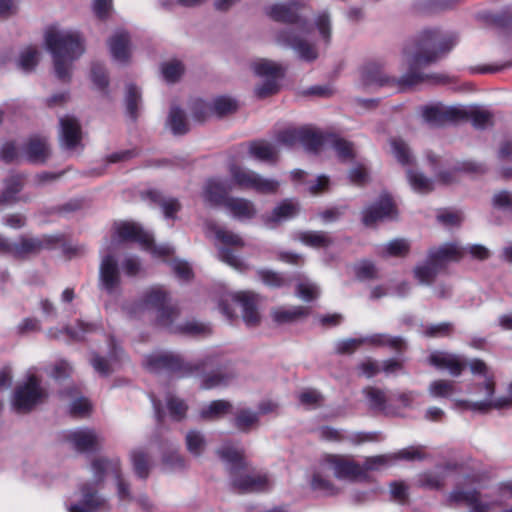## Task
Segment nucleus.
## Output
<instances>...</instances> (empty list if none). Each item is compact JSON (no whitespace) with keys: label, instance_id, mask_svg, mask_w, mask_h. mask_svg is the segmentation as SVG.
Listing matches in <instances>:
<instances>
[{"label":"nucleus","instance_id":"obj_55","mask_svg":"<svg viewBox=\"0 0 512 512\" xmlns=\"http://www.w3.org/2000/svg\"><path fill=\"white\" fill-rule=\"evenodd\" d=\"M393 457L394 456H391V453L367 457L363 465H361L363 469V479L366 478L368 471H379L394 464Z\"/></svg>","mask_w":512,"mask_h":512},{"label":"nucleus","instance_id":"obj_5","mask_svg":"<svg viewBox=\"0 0 512 512\" xmlns=\"http://www.w3.org/2000/svg\"><path fill=\"white\" fill-rule=\"evenodd\" d=\"M217 453L230 472L232 485L238 490L253 492L263 490L267 486V477L247 466L242 450L224 444Z\"/></svg>","mask_w":512,"mask_h":512},{"label":"nucleus","instance_id":"obj_24","mask_svg":"<svg viewBox=\"0 0 512 512\" xmlns=\"http://www.w3.org/2000/svg\"><path fill=\"white\" fill-rule=\"evenodd\" d=\"M299 204L291 199L280 202L273 210L264 215L262 220L267 228L273 229L285 221L294 218L299 213Z\"/></svg>","mask_w":512,"mask_h":512},{"label":"nucleus","instance_id":"obj_54","mask_svg":"<svg viewBox=\"0 0 512 512\" xmlns=\"http://www.w3.org/2000/svg\"><path fill=\"white\" fill-rule=\"evenodd\" d=\"M369 407L376 411L388 413L387 398L385 393L377 388L368 387L364 390Z\"/></svg>","mask_w":512,"mask_h":512},{"label":"nucleus","instance_id":"obj_44","mask_svg":"<svg viewBox=\"0 0 512 512\" xmlns=\"http://www.w3.org/2000/svg\"><path fill=\"white\" fill-rule=\"evenodd\" d=\"M148 194L153 201L158 203L166 218H175L176 213L181 208V205L177 199L172 197H164L157 191H150Z\"/></svg>","mask_w":512,"mask_h":512},{"label":"nucleus","instance_id":"obj_3","mask_svg":"<svg viewBox=\"0 0 512 512\" xmlns=\"http://www.w3.org/2000/svg\"><path fill=\"white\" fill-rule=\"evenodd\" d=\"M124 311L130 317H140L146 312L156 314L161 325L167 327L171 332H183L194 336L206 335L210 328L195 320L175 324L178 312L168 305L166 293L158 287L149 289L143 297L133 304L124 307Z\"/></svg>","mask_w":512,"mask_h":512},{"label":"nucleus","instance_id":"obj_23","mask_svg":"<svg viewBox=\"0 0 512 512\" xmlns=\"http://www.w3.org/2000/svg\"><path fill=\"white\" fill-rule=\"evenodd\" d=\"M105 508L106 501L97 494L92 485L85 484L80 488L79 501L70 505L69 512H98Z\"/></svg>","mask_w":512,"mask_h":512},{"label":"nucleus","instance_id":"obj_39","mask_svg":"<svg viewBox=\"0 0 512 512\" xmlns=\"http://www.w3.org/2000/svg\"><path fill=\"white\" fill-rule=\"evenodd\" d=\"M307 314L308 308L303 306L278 307L271 313L273 320L278 324L294 322Z\"/></svg>","mask_w":512,"mask_h":512},{"label":"nucleus","instance_id":"obj_45","mask_svg":"<svg viewBox=\"0 0 512 512\" xmlns=\"http://www.w3.org/2000/svg\"><path fill=\"white\" fill-rule=\"evenodd\" d=\"M130 458L135 474L139 478H147L150 472V460L148 454L143 449L138 448L131 452Z\"/></svg>","mask_w":512,"mask_h":512},{"label":"nucleus","instance_id":"obj_25","mask_svg":"<svg viewBox=\"0 0 512 512\" xmlns=\"http://www.w3.org/2000/svg\"><path fill=\"white\" fill-rule=\"evenodd\" d=\"M108 47L113 60L119 64H127L132 55V45L129 34L116 31L108 40Z\"/></svg>","mask_w":512,"mask_h":512},{"label":"nucleus","instance_id":"obj_21","mask_svg":"<svg viewBox=\"0 0 512 512\" xmlns=\"http://www.w3.org/2000/svg\"><path fill=\"white\" fill-rule=\"evenodd\" d=\"M396 214L391 198L388 195H382L377 202L363 211V223L371 226L384 219H393Z\"/></svg>","mask_w":512,"mask_h":512},{"label":"nucleus","instance_id":"obj_20","mask_svg":"<svg viewBox=\"0 0 512 512\" xmlns=\"http://www.w3.org/2000/svg\"><path fill=\"white\" fill-rule=\"evenodd\" d=\"M428 362L439 370L448 371L453 377L460 376L467 365L463 356L446 351H433Z\"/></svg>","mask_w":512,"mask_h":512},{"label":"nucleus","instance_id":"obj_4","mask_svg":"<svg viewBox=\"0 0 512 512\" xmlns=\"http://www.w3.org/2000/svg\"><path fill=\"white\" fill-rule=\"evenodd\" d=\"M331 37V20L326 12L318 14L311 26H299L297 31L285 29L277 33L276 42L290 47L297 56L307 62L316 60L319 56L317 43L328 44Z\"/></svg>","mask_w":512,"mask_h":512},{"label":"nucleus","instance_id":"obj_40","mask_svg":"<svg viewBox=\"0 0 512 512\" xmlns=\"http://www.w3.org/2000/svg\"><path fill=\"white\" fill-rule=\"evenodd\" d=\"M440 270L441 268L436 263L429 261L427 258L426 262L413 268V276L419 284L429 286L434 282Z\"/></svg>","mask_w":512,"mask_h":512},{"label":"nucleus","instance_id":"obj_35","mask_svg":"<svg viewBox=\"0 0 512 512\" xmlns=\"http://www.w3.org/2000/svg\"><path fill=\"white\" fill-rule=\"evenodd\" d=\"M410 251V242L404 238H396L385 244L379 245L377 254L382 258H401L408 255Z\"/></svg>","mask_w":512,"mask_h":512},{"label":"nucleus","instance_id":"obj_49","mask_svg":"<svg viewBox=\"0 0 512 512\" xmlns=\"http://www.w3.org/2000/svg\"><path fill=\"white\" fill-rule=\"evenodd\" d=\"M39 57L40 52L36 47L27 46L21 50L17 64L24 72H31L37 66Z\"/></svg>","mask_w":512,"mask_h":512},{"label":"nucleus","instance_id":"obj_53","mask_svg":"<svg viewBox=\"0 0 512 512\" xmlns=\"http://www.w3.org/2000/svg\"><path fill=\"white\" fill-rule=\"evenodd\" d=\"M295 294L301 300L310 302L318 298L320 295V288L315 282L304 278L300 279L297 283Z\"/></svg>","mask_w":512,"mask_h":512},{"label":"nucleus","instance_id":"obj_64","mask_svg":"<svg viewBox=\"0 0 512 512\" xmlns=\"http://www.w3.org/2000/svg\"><path fill=\"white\" fill-rule=\"evenodd\" d=\"M492 206L496 209L507 210L512 213V194L509 191H497L492 196Z\"/></svg>","mask_w":512,"mask_h":512},{"label":"nucleus","instance_id":"obj_9","mask_svg":"<svg viewBox=\"0 0 512 512\" xmlns=\"http://www.w3.org/2000/svg\"><path fill=\"white\" fill-rule=\"evenodd\" d=\"M214 363L213 357L208 355L194 365L184 364L178 355L165 351L153 352L144 359V366L151 372L178 371L181 376L190 375L193 371L212 366Z\"/></svg>","mask_w":512,"mask_h":512},{"label":"nucleus","instance_id":"obj_17","mask_svg":"<svg viewBox=\"0 0 512 512\" xmlns=\"http://www.w3.org/2000/svg\"><path fill=\"white\" fill-rule=\"evenodd\" d=\"M92 470L95 477L101 481L104 476L111 475L117 485V493L120 500L130 498L128 484L122 478L119 459H96L92 463Z\"/></svg>","mask_w":512,"mask_h":512},{"label":"nucleus","instance_id":"obj_6","mask_svg":"<svg viewBox=\"0 0 512 512\" xmlns=\"http://www.w3.org/2000/svg\"><path fill=\"white\" fill-rule=\"evenodd\" d=\"M123 242H137L145 249H151L155 255H169L172 252L169 246H153L152 235L133 222L116 223L112 239L105 243L102 252H113Z\"/></svg>","mask_w":512,"mask_h":512},{"label":"nucleus","instance_id":"obj_43","mask_svg":"<svg viewBox=\"0 0 512 512\" xmlns=\"http://www.w3.org/2000/svg\"><path fill=\"white\" fill-rule=\"evenodd\" d=\"M325 144H327V149H333L342 161H348L354 157L352 144L342 138L327 136Z\"/></svg>","mask_w":512,"mask_h":512},{"label":"nucleus","instance_id":"obj_1","mask_svg":"<svg viewBox=\"0 0 512 512\" xmlns=\"http://www.w3.org/2000/svg\"><path fill=\"white\" fill-rule=\"evenodd\" d=\"M456 32L439 28L424 29L403 50V64L407 74L402 82L414 85L423 79L420 68L433 63L450 52L458 43Z\"/></svg>","mask_w":512,"mask_h":512},{"label":"nucleus","instance_id":"obj_61","mask_svg":"<svg viewBox=\"0 0 512 512\" xmlns=\"http://www.w3.org/2000/svg\"><path fill=\"white\" fill-rule=\"evenodd\" d=\"M303 129H287L278 134L275 144L278 145L279 152L282 147H292L297 142L301 143Z\"/></svg>","mask_w":512,"mask_h":512},{"label":"nucleus","instance_id":"obj_50","mask_svg":"<svg viewBox=\"0 0 512 512\" xmlns=\"http://www.w3.org/2000/svg\"><path fill=\"white\" fill-rule=\"evenodd\" d=\"M327 137H323L321 134L316 133L310 129H303L301 144L306 150L311 152H319L323 149H327L325 141Z\"/></svg>","mask_w":512,"mask_h":512},{"label":"nucleus","instance_id":"obj_10","mask_svg":"<svg viewBox=\"0 0 512 512\" xmlns=\"http://www.w3.org/2000/svg\"><path fill=\"white\" fill-rule=\"evenodd\" d=\"M502 496L483 494L476 489L456 487L448 496L451 503H464L468 512H495L502 503Z\"/></svg>","mask_w":512,"mask_h":512},{"label":"nucleus","instance_id":"obj_51","mask_svg":"<svg viewBox=\"0 0 512 512\" xmlns=\"http://www.w3.org/2000/svg\"><path fill=\"white\" fill-rule=\"evenodd\" d=\"M368 343L373 346H388L391 349L400 351L405 347V343L401 337H394L388 334H374L364 338Z\"/></svg>","mask_w":512,"mask_h":512},{"label":"nucleus","instance_id":"obj_26","mask_svg":"<svg viewBox=\"0 0 512 512\" xmlns=\"http://www.w3.org/2000/svg\"><path fill=\"white\" fill-rule=\"evenodd\" d=\"M230 189L226 182L210 179L205 183L201 197L208 206H224L226 199L229 198L227 194Z\"/></svg>","mask_w":512,"mask_h":512},{"label":"nucleus","instance_id":"obj_14","mask_svg":"<svg viewBox=\"0 0 512 512\" xmlns=\"http://www.w3.org/2000/svg\"><path fill=\"white\" fill-rule=\"evenodd\" d=\"M406 74L407 72L397 79L387 75L377 64L370 63L361 69L359 83L366 90H375L380 87L401 88L404 86H410L409 84L402 82V78Z\"/></svg>","mask_w":512,"mask_h":512},{"label":"nucleus","instance_id":"obj_8","mask_svg":"<svg viewBox=\"0 0 512 512\" xmlns=\"http://www.w3.org/2000/svg\"><path fill=\"white\" fill-rule=\"evenodd\" d=\"M250 67L259 78L254 86V93L258 98H267L280 90V80L284 76V67L280 63L261 58L253 61Z\"/></svg>","mask_w":512,"mask_h":512},{"label":"nucleus","instance_id":"obj_36","mask_svg":"<svg viewBox=\"0 0 512 512\" xmlns=\"http://www.w3.org/2000/svg\"><path fill=\"white\" fill-rule=\"evenodd\" d=\"M268 15L276 21L286 23H297L299 19L295 2L274 4L269 7Z\"/></svg>","mask_w":512,"mask_h":512},{"label":"nucleus","instance_id":"obj_27","mask_svg":"<svg viewBox=\"0 0 512 512\" xmlns=\"http://www.w3.org/2000/svg\"><path fill=\"white\" fill-rule=\"evenodd\" d=\"M67 439L79 451L93 450L102 441V437L96 431L88 428L70 431Z\"/></svg>","mask_w":512,"mask_h":512},{"label":"nucleus","instance_id":"obj_48","mask_svg":"<svg viewBox=\"0 0 512 512\" xmlns=\"http://www.w3.org/2000/svg\"><path fill=\"white\" fill-rule=\"evenodd\" d=\"M162 79L167 83L177 82L184 73L183 64L176 59L163 62L160 66Z\"/></svg>","mask_w":512,"mask_h":512},{"label":"nucleus","instance_id":"obj_56","mask_svg":"<svg viewBox=\"0 0 512 512\" xmlns=\"http://www.w3.org/2000/svg\"><path fill=\"white\" fill-rule=\"evenodd\" d=\"M167 125L174 134L180 135L188 131V123L186 121L185 114L178 107L171 108L167 120Z\"/></svg>","mask_w":512,"mask_h":512},{"label":"nucleus","instance_id":"obj_34","mask_svg":"<svg viewBox=\"0 0 512 512\" xmlns=\"http://www.w3.org/2000/svg\"><path fill=\"white\" fill-rule=\"evenodd\" d=\"M206 233L208 236L214 237L217 241L226 246H244V241L238 234L226 230L216 223L208 222L206 224Z\"/></svg>","mask_w":512,"mask_h":512},{"label":"nucleus","instance_id":"obj_58","mask_svg":"<svg viewBox=\"0 0 512 512\" xmlns=\"http://www.w3.org/2000/svg\"><path fill=\"white\" fill-rule=\"evenodd\" d=\"M212 114L224 116L237 110V102L229 96L216 97L212 102Z\"/></svg>","mask_w":512,"mask_h":512},{"label":"nucleus","instance_id":"obj_16","mask_svg":"<svg viewBox=\"0 0 512 512\" xmlns=\"http://www.w3.org/2000/svg\"><path fill=\"white\" fill-rule=\"evenodd\" d=\"M51 243L52 238L47 236L42 238L22 237L14 244L0 236V252L9 253L17 258H24L39 253L42 249L49 247Z\"/></svg>","mask_w":512,"mask_h":512},{"label":"nucleus","instance_id":"obj_32","mask_svg":"<svg viewBox=\"0 0 512 512\" xmlns=\"http://www.w3.org/2000/svg\"><path fill=\"white\" fill-rule=\"evenodd\" d=\"M329 476H331L329 472H323L321 470V462L319 461L310 481L311 489L323 496L336 495L338 488L329 480Z\"/></svg>","mask_w":512,"mask_h":512},{"label":"nucleus","instance_id":"obj_15","mask_svg":"<svg viewBox=\"0 0 512 512\" xmlns=\"http://www.w3.org/2000/svg\"><path fill=\"white\" fill-rule=\"evenodd\" d=\"M99 265V288L110 296L121 293V276L112 252H105Z\"/></svg>","mask_w":512,"mask_h":512},{"label":"nucleus","instance_id":"obj_22","mask_svg":"<svg viewBox=\"0 0 512 512\" xmlns=\"http://www.w3.org/2000/svg\"><path fill=\"white\" fill-rule=\"evenodd\" d=\"M60 143L67 150H75L81 143L82 132L78 120L70 115L60 118Z\"/></svg>","mask_w":512,"mask_h":512},{"label":"nucleus","instance_id":"obj_31","mask_svg":"<svg viewBox=\"0 0 512 512\" xmlns=\"http://www.w3.org/2000/svg\"><path fill=\"white\" fill-rule=\"evenodd\" d=\"M237 376V373L230 365H225L217 371L206 375L201 380L202 389L209 390L229 385Z\"/></svg>","mask_w":512,"mask_h":512},{"label":"nucleus","instance_id":"obj_37","mask_svg":"<svg viewBox=\"0 0 512 512\" xmlns=\"http://www.w3.org/2000/svg\"><path fill=\"white\" fill-rule=\"evenodd\" d=\"M295 239L312 248H326L333 243L329 234L323 231H300L295 234Z\"/></svg>","mask_w":512,"mask_h":512},{"label":"nucleus","instance_id":"obj_57","mask_svg":"<svg viewBox=\"0 0 512 512\" xmlns=\"http://www.w3.org/2000/svg\"><path fill=\"white\" fill-rule=\"evenodd\" d=\"M391 153L396 160L402 165L410 164L413 155L409 146L400 138H392L390 140Z\"/></svg>","mask_w":512,"mask_h":512},{"label":"nucleus","instance_id":"obj_63","mask_svg":"<svg viewBox=\"0 0 512 512\" xmlns=\"http://www.w3.org/2000/svg\"><path fill=\"white\" fill-rule=\"evenodd\" d=\"M22 148L20 149L14 142H5L0 147V159L5 162H21Z\"/></svg>","mask_w":512,"mask_h":512},{"label":"nucleus","instance_id":"obj_13","mask_svg":"<svg viewBox=\"0 0 512 512\" xmlns=\"http://www.w3.org/2000/svg\"><path fill=\"white\" fill-rule=\"evenodd\" d=\"M321 470L329 472L339 480L359 481L363 480L361 465L350 457L338 454H326L321 460Z\"/></svg>","mask_w":512,"mask_h":512},{"label":"nucleus","instance_id":"obj_59","mask_svg":"<svg viewBox=\"0 0 512 512\" xmlns=\"http://www.w3.org/2000/svg\"><path fill=\"white\" fill-rule=\"evenodd\" d=\"M186 446L188 451L195 455L200 456L206 447V440L204 435L197 430H190L185 437Z\"/></svg>","mask_w":512,"mask_h":512},{"label":"nucleus","instance_id":"obj_62","mask_svg":"<svg viewBox=\"0 0 512 512\" xmlns=\"http://www.w3.org/2000/svg\"><path fill=\"white\" fill-rule=\"evenodd\" d=\"M354 272L360 280H372L378 277V269L370 260H361L354 265Z\"/></svg>","mask_w":512,"mask_h":512},{"label":"nucleus","instance_id":"obj_30","mask_svg":"<svg viewBox=\"0 0 512 512\" xmlns=\"http://www.w3.org/2000/svg\"><path fill=\"white\" fill-rule=\"evenodd\" d=\"M22 155V161L43 163L49 157L50 149L45 139L35 137L22 147Z\"/></svg>","mask_w":512,"mask_h":512},{"label":"nucleus","instance_id":"obj_12","mask_svg":"<svg viewBox=\"0 0 512 512\" xmlns=\"http://www.w3.org/2000/svg\"><path fill=\"white\" fill-rule=\"evenodd\" d=\"M230 174L234 184L260 194H275L280 187L278 180L264 177L248 168L233 165L230 167Z\"/></svg>","mask_w":512,"mask_h":512},{"label":"nucleus","instance_id":"obj_60","mask_svg":"<svg viewBox=\"0 0 512 512\" xmlns=\"http://www.w3.org/2000/svg\"><path fill=\"white\" fill-rule=\"evenodd\" d=\"M165 401L169 415L174 420H181L185 417L188 407L183 400L179 399L171 393H167Z\"/></svg>","mask_w":512,"mask_h":512},{"label":"nucleus","instance_id":"obj_33","mask_svg":"<svg viewBox=\"0 0 512 512\" xmlns=\"http://www.w3.org/2000/svg\"><path fill=\"white\" fill-rule=\"evenodd\" d=\"M249 152L252 157L263 162H275L279 155L278 145L264 140L252 142Z\"/></svg>","mask_w":512,"mask_h":512},{"label":"nucleus","instance_id":"obj_42","mask_svg":"<svg viewBox=\"0 0 512 512\" xmlns=\"http://www.w3.org/2000/svg\"><path fill=\"white\" fill-rule=\"evenodd\" d=\"M232 410V404L226 400H215L203 407L200 416L206 420H215L223 417Z\"/></svg>","mask_w":512,"mask_h":512},{"label":"nucleus","instance_id":"obj_29","mask_svg":"<svg viewBox=\"0 0 512 512\" xmlns=\"http://www.w3.org/2000/svg\"><path fill=\"white\" fill-rule=\"evenodd\" d=\"M224 207L232 217L241 221L252 219L257 214L254 203L246 198L229 197Z\"/></svg>","mask_w":512,"mask_h":512},{"label":"nucleus","instance_id":"obj_52","mask_svg":"<svg viewBox=\"0 0 512 512\" xmlns=\"http://www.w3.org/2000/svg\"><path fill=\"white\" fill-rule=\"evenodd\" d=\"M125 101L128 115L136 119L141 108V90L134 84L127 85Z\"/></svg>","mask_w":512,"mask_h":512},{"label":"nucleus","instance_id":"obj_7","mask_svg":"<svg viewBox=\"0 0 512 512\" xmlns=\"http://www.w3.org/2000/svg\"><path fill=\"white\" fill-rule=\"evenodd\" d=\"M495 392V377L486 378V380L477 382L471 387L470 394L474 396V399H454V407L479 413L500 410L498 404L500 403V396H495Z\"/></svg>","mask_w":512,"mask_h":512},{"label":"nucleus","instance_id":"obj_18","mask_svg":"<svg viewBox=\"0 0 512 512\" xmlns=\"http://www.w3.org/2000/svg\"><path fill=\"white\" fill-rule=\"evenodd\" d=\"M428 260L443 269L448 263L459 262L466 255V249L457 241L445 242L428 250Z\"/></svg>","mask_w":512,"mask_h":512},{"label":"nucleus","instance_id":"obj_38","mask_svg":"<svg viewBox=\"0 0 512 512\" xmlns=\"http://www.w3.org/2000/svg\"><path fill=\"white\" fill-rule=\"evenodd\" d=\"M458 392L456 383L451 380L438 379L432 381L428 386V393L433 398H446L454 403Z\"/></svg>","mask_w":512,"mask_h":512},{"label":"nucleus","instance_id":"obj_11","mask_svg":"<svg viewBox=\"0 0 512 512\" xmlns=\"http://www.w3.org/2000/svg\"><path fill=\"white\" fill-rule=\"evenodd\" d=\"M46 397L47 392L41 387L40 380L35 375H29L17 385L12 397V407L19 413H26L42 403Z\"/></svg>","mask_w":512,"mask_h":512},{"label":"nucleus","instance_id":"obj_19","mask_svg":"<svg viewBox=\"0 0 512 512\" xmlns=\"http://www.w3.org/2000/svg\"><path fill=\"white\" fill-rule=\"evenodd\" d=\"M463 114L464 112L461 108L441 103L425 106L422 110L424 121L432 126H440L447 122L456 121L463 117Z\"/></svg>","mask_w":512,"mask_h":512},{"label":"nucleus","instance_id":"obj_46","mask_svg":"<svg viewBox=\"0 0 512 512\" xmlns=\"http://www.w3.org/2000/svg\"><path fill=\"white\" fill-rule=\"evenodd\" d=\"M407 179L411 188L417 193L426 194L434 188L433 181L417 170H407Z\"/></svg>","mask_w":512,"mask_h":512},{"label":"nucleus","instance_id":"obj_2","mask_svg":"<svg viewBox=\"0 0 512 512\" xmlns=\"http://www.w3.org/2000/svg\"><path fill=\"white\" fill-rule=\"evenodd\" d=\"M44 44L51 54L56 78L63 82L71 79L74 62L85 52V38L74 28L53 24L44 32Z\"/></svg>","mask_w":512,"mask_h":512},{"label":"nucleus","instance_id":"obj_47","mask_svg":"<svg viewBox=\"0 0 512 512\" xmlns=\"http://www.w3.org/2000/svg\"><path fill=\"white\" fill-rule=\"evenodd\" d=\"M446 477V468L437 467L434 471H428L418 476L420 486L428 489H438L442 486Z\"/></svg>","mask_w":512,"mask_h":512},{"label":"nucleus","instance_id":"obj_41","mask_svg":"<svg viewBox=\"0 0 512 512\" xmlns=\"http://www.w3.org/2000/svg\"><path fill=\"white\" fill-rule=\"evenodd\" d=\"M259 424L258 413L254 410L243 408L237 411L234 417V426L241 432H249Z\"/></svg>","mask_w":512,"mask_h":512},{"label":"nucleus","instance_id":"obj_28","mask_svg":"<svg viewBox=\"0 0 512 512\" xmlns=\"http://www.w3.org/2000/svg\"><path fill=\"white\" fill-rule=\"evenodd\" d=\"M233 299L242 307V317L248 326H255L260 321L256 295L251 292H237Z\"/></svg>","mask_w":512,"mask_h":512}]
</instances>
